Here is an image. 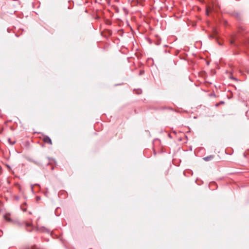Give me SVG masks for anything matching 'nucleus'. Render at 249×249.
Masks as SVG:
<instances>
[{
	"mask_svg": "<svg viewBox=\"0 0 249 249\" xmlns=\"http://www.w3.org/2000/svg\"><path fill=\"white\" fill-rule=\"evenodd\" d=\"M17 224L19 226H24L27 231L31 232L32 231V224L31 223H28L26 222H22L20 223L19 222H17Z\"/></svg>",
	"mask_w": 249,
	"mask_h": 249,
	"instance_id": "1",
	"label": "nucleus"
},
{
	"mask_svg": "<svg viewBox=\"0 0 249 249\" xmlns=\"http://www.w3.org/2000/svg\"><path fill=\"white\" fill-rule=\"evenodd\" d=\"M43 141L46 143H50V144H52L51 139L48 136H45L43 138Z\"/></svg>",
	"mask_w": 249,
	"mask_h": 249,
	"instance_id": "2",
	"label": "nucleus"
},
{
	"mask_svg": "<svg viewBox=\"0 0 249 249\" xmlns=\"http://www.w3.org/2000/svg\"><path fill=\"white\" fill-rule=\"evenodd\" d=\"M213 155H210V156H207V157H204L203 158V160L205 161H209L210 160H212V159H213Z\"/></svg>",
	"mask_w": 249,
	"mask_h": 249,
	"instance_id": "3",
	"label": "nucleus"
},
{
	"mask_svg": "<svg viewBox=\"0 0 249 249\" xmlns=\"http://www.w3.org/2000/svg\"><path fill=\"white\" fill-rule=\"evenodd\" d=\"M42 231H45V232H47L48 233H49L50 232V231L45 228H42Z\"/></svg>",
	"mask_w": 249,
	"mask_h": 249,
	"instance_id": "4",
	"label": "nucleus"
},
{
	"mask_svg": "<svg viewBox=\"0 0 249 249\" xmlns=\"http://www.w3.org/2000/svg\"><path fill=\"white\" fill-rule=\"evenodd\" d=\"M4 218H5V220H7V221H10L11 220V219L9 218H7L6 216H4Z\"/></svg>",
	"mask_w": 249,
	"mask_h": 249,
	"instance_id": "5",
	"label": "nucleus"
},
{
	"mask_svg": "<svg viewBox=\"0 0 249 249\" xmlns=\"http://www.w3.org/2000/svg\"><path fill=\"white\" fill-rule=\"evenodd\" d=\"M144 73V71H141L140 72V73L139 74L141 75H142Z\"/></svg>",
	"mask_w": 249,
	"mask_h": 249,
	"instance_id": "6",
	"label": "nucleus"
},
{
	"mask_svg": "<svg viewBox=\"0 0 249 249\" xmlns=\"http://www.w3.org/2000/svg\"><path fill=\"white\" fill-rule=\"evenodd\" d=\"M214 37L212 35L210 36V38H214Z\"/></svg>",
	"mask_w": 249,
	"mask_h": 249,
	"instance_id": "7",
	"label": "nucleus"
},
{
	"mask_svg": "<svg viewBox=\"0 0 249 249\" xmlns=\"http://www.w3.org/2000/svg\"><path fill=\"white\" fill-rule=\"evenodd\" d=\"M21 209H22V210L23 211H26V209L22 208V207H21Z\"/></svg>",
	"mask_w": 249,
	"mask_h": 249,
	"instance_id": "8",
	"label": "nucleus"
},
{
	"mask_svg": "<svg viewBox=\"0 0 249 249\" xmlns=\"http://www.w3.org/2000/svg\"><path fill=\"white\" fill-rule=\"evenodd\" d=\"M14 143H15V142H13L12 143V144H14Z\"/></svg>",
	"mask_w": 249,
	"mask_h": 249,
	"instance_id": "9",
	"label": "nucleus"
}]
</instances>
